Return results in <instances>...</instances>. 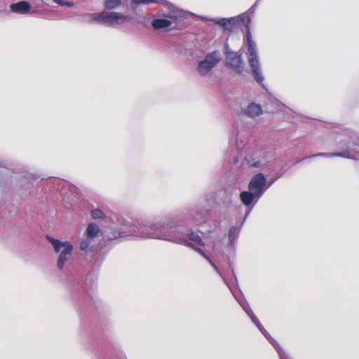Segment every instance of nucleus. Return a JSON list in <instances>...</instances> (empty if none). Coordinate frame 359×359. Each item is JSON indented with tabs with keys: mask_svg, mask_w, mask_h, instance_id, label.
<instances>
[{
	"mask_svg": "<svg viewBox=\"0 0 359 359\" xmlns=\"http://www.w3.org/2000/svg\"><path fill=\"white\" fill-rule=\"evenodd\" d=\"M128 227V231H126L124 226L121 227V232L118 235L123 237L133 236L138 238L164 240L182 245L187 243V236L180 233L172 222L168 219L143 224L140 227L129 224Z\"/></svg>",
	"mask_w": 359,
	"mask_h": 359,
	"instance_id": "obj_1",
	"label": "nucleus"
},
{
	"mask_svg": "<svg viewBox=\"0 0 359 359\" xmlns=\"http://www.w3.org/2000/svg\"><path fill=\"white\" fill-rule=\"evenodd\" d=\"M238 20H241L245 24L246 27L245 44L248 48L247 56L249 65L252 69L254 79L257 83L263 86L264 79L261 71L257 45L252 39L250 29V24L251 21L250 18L248 15L244 14L237 18H231L229 19L221 18L219 20H215L214 21L215 24H217L227 29L231 30L233 27V25Z\"/></svg>",
	"mask_w": 359,
	"mask_h": 359,
	"instance_id": "obj_2",
	"label": "nucleus"
},
{
	"mask_svg": "<svg viewBox=\"0 0 359 359\" xmlns=\"http://www.w3.org/2000/svg\"><path fill=\"white\" fill-rule=\"evenodd\" d=\"M86 21L88 23H100L108 27H116L122 24H127L131 22L132 18L123 15L121 13L115 11H102L100 13H95L87 14Z\"/></svg>",
	"mask_w": 359,
	"mask_h": 359,
	"instance_id": "obj_3",
	"label": "nucleus"
},
{
	"mask_svg": "<svg viewBox=\"0 0 359 359\" xmlns=\"http://www.w3.org/2000/svg\"><path fill=\"white\" fill-rule=\"evenodd\" d=\"M232 293L236 299L237 300V302H238V304H240V306L248 314V316L250 318L252 323L257 326L259 330L264 335V337L271 344V345L276 349V351L278 353L280 359H285V355L283 349L280 347L278 344L270 336V334L262 325L258 318L256 317V316L250 309L248 302L245 299L243 295L242 294H237L233 292Z\"/></svg>",
	"mask_w": 359,
	"mask_h": 359,
	"instance_id": "obj_4",
	"label": "nucleus"
},
{
	"mask_svg": "<svg viewBox=\"0 0 359 359\" xmlns=\"http://www.w3.org/2000/svg\"><path fill=\"white\" fill-rule=\"evenodd\" d=\"M46 238L52 244L54 251L59 254L57 262V268L60 270H63L66 263L72 257L73 252L72 245L68 241L62 242L50 236H47Z\"/></svg>",
	"mask_w": 359,
	"mask_h": 359,
	"instance_id": "obj_5",
	"label": "nucleus"
},
{
	"mask_svg": "<svg viewBox=\"0 0 359 359\" xmlns=\"http://www.w3.org/2000/svg\"><path fill=\"white\" fill-rule=\"evenodd\" d=\"M342 144V151L334 153H318L316 154L311 155L308 158L313 157H341L344 158L355 159V154L358 152V144L356 142L351 140L350 137H346L341 140Z\"/></svg>",
	"mask_w": 359,
	"mask_h": 359,
	"instance_id": "obj_6",
	"label": "nucleus"
},
{
	"mask_svg": "<svg viewBox=\"0 0 359 359\" xmlns=\"http://www.w3.org/2000/svg\"><path fill=\"white\" fill-rule=\"evenodd\" d=\"M221 59L219 51L215 50L208 53L205 58L198 62L197 67L198 73L203 76H206L217 65Z\"/></svg>",
	"mask_w": 359,
	"mask_h": 359,
	"instance_id": "obj_7",
	"label": "nucleus"
},
{
	"mask_svg": "<svg viewBox=\"0 0 359 359\" xmlns=\"http://www.w3.org/2000/svg\"><path fill=\"white\" fill-rule=\"evenodd\" d=\"M158 18L154 19L151 25L155 29H165L176 22L180 16V11L177 9L170 10L167 13H158Z\"/></svg>",
	"mask_w": 359,
	"mask_h": 359,
	"instance_id": "obj_8",
	"label": "nucleus"
},
{
	"mask_svg": "<svg viewBox=\"0 0 359 359\" xmlns=\"http://www.w3.org/2000/svg\"><path fill=\"white\" fill-rule=\"evenodd\" d=\"M269 187L266 179L262 173L255 175L250 181L248 189L257 195V201L261 198Z\"/></svg>",
	"mask_w": 359,
	"mask_h": 359,
	"instance_id": "obj_9",
	"label": "nucleus"
},
{
	"mask_svg": "<svg viewBox=\"0 0 359 359\" xmlns=\"http://www.w3.org/2000/svg\"><path fill=\"white\" fill-rule=\"evenodd\" d=\"M226 47L225 55L226 66L231 67L239 74L242 73L245 66L242 59V55L237 52L231 51L229 50L228 46Z\"/></svg>",
	"mask_w": 359,
	"mask_h": 359,
	"instance_id": "obj_10",
	"label": "nucleus"
},
{
	"mask_svg": "<svg viewBox=\"0 0 359 359\" xmlns=\"http://www.w3.org/2000/svg\"><path fill=\"white\" fill-rule=\"evenodd\" d=\"M242 166L245 168H259L264 170L266 167L265 158L262 154H253L245 157Z\"/></svg>",
	"mask_w": 359,
	"mask_h": 359,
	"instance_id": "obj_11",
	"label": "nucleus"
},
{
	"mask_svg": "<svg viewBox=\"0 0 359 359\" xmlns=\"http://www.w3.org/2000/svg\"><path fill=\"white\" fill-rule=\"evenodd\" d=\"M230 152L228 157L235 162H237L239 158V151L243 147V142H238V137L232 138L230 140Z\"/></svg>",
	"mask_w": 359,
	"mask_h": 359,
	"instance_id": "obj_12",
	"label": "nucleus"
},
{
	"mask_svg": "<svg viewBox=\"0 0 359 359\" xmlns=\"http://www.w3.org/2000/svg\"><path fill=\"white\" fill-rule=\"evenodd\" d=\"M232 203V193L226 189L217 193V203L224 207H229Z\"/></svg>",
	"mask_w": 359,
	"mask_h": 359,
	"instance_id": "obj_13",
	"label": "nucleus"
},
{
	"mask_svg": "<svg viewBox=\"0 0 359 359\" xmlns=\"http://www.w3.org/2000/svg\"><path fill=\"white\" fill-rule=\"evenodd\" d=\"M262 108L261 105L256 103H250L243 111V114L251 118H255L262 114Z\"/></svg>",
	"mask_w": 359,
	"mask_h": 359,
	"instance_id": "obj_14",
	"label": "nucleus"
},
{
	"mask_svg": "<svg viewBox=\"0 0 359 359\" xmlns=\"http://www.w3.org/2000/svg\"><path fill=\"white\" fill-rule=\"evenodd\" d=\"M11 11L13 13L25 14L27 13L30 9L31 6L29 2L26 1H19L18 3L12 4L10 6Z\"/></svg>",
	"mask_w": 359,
	"mask_h": 359,
	"instance_id": "obj_15",
	"label": "nucleus"
},
{
	"mask_svg": "<svg viewBox=\"0 0 359 359\" xmlns=\"http://www.w3.org/2000/svg\"><path fill=\"white\" fill-rule=\"evenodd\" d=\"M240 197H241V200L242 203L245 205L249 206L252 203L253 200L255 198H257V195H255L254 192L249 190V191H242L241 193Z\"/></svg>",
	"mask_w": 359,
	"mask_h": 359,
	"instance_id": "obj_16",
	"label": "nucleus"
},
{
	"mask_svg": "<svg viewBox=\"0 0 359 359\" xmlns=\"http://www.w3.org/2000/svg\"><path fill=\"white\" fill-rule=\"evenodd\" d=\"M185 245L189 246V247L193 248L198 253H199L201 256H203L210 263V264L213 267V269L219 274V276H222V274H221L220 271H219L218 268L212 262L210 258L201 248H197V247H194V245L191 244V243H189L187 240V243H186Z\"/></svg>",
	"mask_w": 359,
	"mask_h": 359,
	"instance_id": "obj_17",
	"label": "nucleus"
},
{
	"mask_svg": "<svg viewBox=\"0 0 359 359\" xmlns=\"http://www.w3.org/2000/svg\"><path fill=\"white\" fill-rule=\"evenodd\" d=\"M100 232L99 226L95 223H90L88 224L86 231V236L89 238H93V240L97 236Z\"/></svg>",
	"mask_w": 359,
	"mask_h": 359,
	"instance_id": "obj_18",
	"label": "nucleus"
},
{
	"mask_svg": "<svg viewBox=\"0 0 359 359\" xmlns=\"http://www.w3.org/2000/svg\"><path fill=\"white\" fill-rule=\"evenodd\" d=\"M238 236V230L236 226H232L229 229V243L228 246L231 248L234 245V241L237 239Z\"/></svg>",
	"mask_w": 359,
	"mask_h": 359,
	"instance_id": "obj_19",
	"label": "nucleus"
},
{
	"mask_svg": "<svg viewBox=\"0 0 359 359\" xmlns=\"http://www.w3.org/2000/svg\"><path fill=\"white\" fill-rule=\"evenodd\" d=\"M122 4V0H104V6L107 10H114Z\"/></svg>",
	"mask_w": 359,
	"mask_h": 359,
	"instance_id": "obj_20",
	"label": "nucleus"
},
{
	"mask_svg": "<svg viewBox=\"0 0 359 359\" xmlns=\"http://www.w3.org/2000/svg\"><path fill=\"white\" fill-rule=\"evenodd\" d=\"M93 239L86 236L79 243V249L82 251H87L90 248Z\"/></svg>",
	"mask_w": 359,
	"mask_h": 359,
	"instance_id": "obj_21",
	"label": "nucleus"
},
{
	"mask_svg": "<svg viewBox=\"0 0 359 359\" xmlns=\"http://www.w3.org/2000/svg\"><path fill=\"white\" fill-rule=\"evenodd\" d=\"M189 240L200 245H204L201 237L197 233L194 232H191L189 234Z\"/></svg>",
	"mask_w": 359,
	"mask_h": 359,
	"instance_id": "obj_22",
	"label": "nucleus"
},
{
	"mask_svg": "<svg viewBox=\"0 0 359 359\" xmlns=\"http://www.w3.org/2000/svg\"><path fill=\"white\" fill-rule=\"evenodd\" d=\"M163 0H132L131 2L133 4L139 5V4H149L154 3H161Z\"/></svg>",
	"mask_w": 359,
	"mask_h": 359,
	"instance_id": "obj_23",
	"label": "nucleus"
},
{
	"mask_svg": "<svg viewBox=\"0 0 359 359\" xmlns=\"http://www.w3.org/2000/svg\"><path fill=\"white\" fill-rule=\"evenodd\" d=\"M104 212L100 209H95L91 211V216L94 219H101L104 217Z\"/></svg>",
	"mask_w": 359,
	"mask_h": 359,
	"instance_id": "obj_24",
	"label": "nucleus"
},
{
	"mask_svg": "<svg viewBox=\"0 0 359 359\" xmlns=\"http://www.w3.org/2000/svg\"><path fill=\"white\" fill-rule=\"evenodd\" d=\"M53 2L57 4L58 5L61 6H67V7H72L74 6V4L71 1H67L65 0H53Z\"/></svg>",
	"mask_w": 359,
	"mask_h": 359,
	"instance_id": "obj_25",
	"label": "nucleus"
},
{
	"mask_svg": "<svg viewBox=\"0 0 359 359\" xmlns=\"http://www.w3.org/2000/svg\"><path fill=\"white\" fill-rule=\"evenodd\" d=\"M232 274H233V278H234V280H235L236 284V285H238V280H237V278H236V274H235V273H234V271H233V269H232Z\"/></svg>",
	"mask_w": 359,
	"mask_h": 359,
	"instance_id": "obj_26",
	"label": "nucleus"
}]
</instances>
